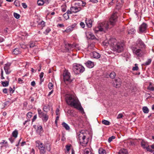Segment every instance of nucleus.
<instances>
[{
	"mask_svg": "<svg viewBox=\"0 0 154 154\" xmlns=\"http://www.w3.org/2000/svg\"><path fill=\"white\" fill-rule=\"evenodd\" d=\"M118 16L117 12L113 13L109 19V22L107 21L103 22L94 29L95 32L97 33L98 31L106 32L109 29L116 24L117 21Z\"/></svg>",
	"mask_w": 154,
	"mask_h": 154,
	"instance_id": "f257e3e1",
	"label": "nucleus"
},
{
	"mask_svg": "<svg viewBox=\"0 0 154 154\" xmlns=\"http://www.w3.org/2000/svg\"><path fill=\"white\" fill-rule=\"evenodd\" d=\"M66 102L68 104L74 107L75 108L84 113L83 108L79 103V101L75 95H69L67 96L66 98Z\"/></svg>",
	"mask_w": 154,
	"mask_h": 154,
	"instance_id": "f03ea898",
	"label": "nucleus"
},
{
	"mask_svg": "<svg viewBox=\"0 0 154 154\" xmlns=\"http://www.w3.org/2000/svg\"><path fill=\"white\" fill-rule=\"evenodd\" d=\"M112 44L111 48L112 51L116 53H121L124 50V45L122 42H116V40L114 41Z\"/></svg>",
	"mask_w": 154,
	"mask_h": 154,
	"instance_id": "7ed1b4c3",
	"label": "nucleus"
},
{
	"mask_svg": "<svg viewBox=\"0 0 154 154\" xmlns=\"http://www.w3.org/2000/svg\"><path fill=\"white\" fill-rule=\"evenodd\" d=\"M86 133H80L78 136L81 144L82 146H85L88 143L87 138H86Z\"/></svg>",
	"mask_w": 154,
	"mask_h": 154,
	"instance_id": "20e7f679",
	"label": "nucleus"
},
{
	"mask_svg": "<svg viewBox=\"0 0 154 154\" xmlns=\"http://www.w3.org/2000/svg\"><path fill=\"white\" fill-rule=\"evenodd\" d=\"M73 70L76 74H79L84 71L85 68L81 65L75 64L73 65Z\"/></svg>",
	"mask_w": 154,
	"mask_h": 154,
	"instance_id": "39448f33",
	"label": "nucleus"
},
{
	"mask_svg": "<svg viewBox=\"0 0 154 154\" xmlns=\"http://www.w3.org/2000/svg\"><path fill=\"white\" fill-rule=\"evenodd\" d=\"M131 49L134 55L137 57H141L143 55V52L141 48L137 47H132Z\"/></svg>",
	"mask_w": 154,
	"mask_h": 154,
	"instance_id": "423d86ee",
	"label": "nucleus"
},
{
	"mask_svg": "<svg viewBox=\"0 0 154 154\" xmlns=\"http://www.w3.org/2000/svg\"><path fill=\"white\" fill-rule=\"evenodd\" d=\"M63 79L64 81L66 82H68L70 83L72 80L70 79V74L68 71L65 70L63 74Z\"/></svg>",
	"mask_w": 154,
	"mask_h": 154,
	"instance_id": "0eeeda50",
	"label": "nucleus"
},
{
	"mask_svg": "<svg viewBox=\"0 0 154 154\" xmlns=\"http://www.w3.org/2000/svg\"><path fill=\"white\" fill-rule=\"evenodd\" d=\"M36 146L40 150L41 154H44L46 152L43 144L39 141L35 142Z\"/></svg>",
	"mask_w": 154,
	"mask_h": 154,
	"instance_id": "6e6552de",
	"label": "nucleus"
},
{
	"mask_svg": "<svg viewBox=\"0 0 154 154\" xmlns=\"http://www.w3.org/2000/svg\"><path fill=\"white\" fill-rule=\"evenodd\" d=\"M145 45L141 40L139 38L136 42L135 47H137L139 48L142 49L144 47Z\"/></svg>",
	"mask_w": 154,
	"mask_h": 154,
	"instance_id": "1a4fd4ad",
	"label": "nucleus"
},
{
	"mask_svg": "<svg viewBox=\"0 0 154 154\" xmlns=\"http://www.w3.org/2000/svg\"><path fill=\"white\" fill-rule=\"evenodd\" d=\"M116 41V39L114 38H112L110 39L108 41L105 40L103 43L104 45L108 46L109 45L111 48L112 46V44L113 43Z\"/></svg>",
	"mask_w": 154,
	"mask_h": 154,
	"instance_id": "9d476101",
	"label": "nucleus"
},
{
	"mask_svg": "<svg viewBox=\"0 0 154 154\" xmlns=\"http://www.w3.org/2000/svg\"><path fill=\"white\" fill-rule=\"evenodd\" d=\"M11 64L10 63H8L5 64L4 66V69L5 71L6 74H8L11 72L10 70V66Z\"/></svg>",
	"mask_w": 154,
	"mask_h": 154,
	"instance_id": "9b49d317",
	"label": "nucleus"
},
{
	"mask_svg": "<svg viewBox=\"0 0 154 154\" xmlns=\"http://www.w3.org/2000/svg\"><path fill=\"white\" fill-rule=\"evenodd\" d=\"M147 26V25L146 23H143L139 27V29L140 33H142L144 32L146 30Z\"/></svg>",
	"mask_w": 154,
	"mask_h": 154,
	"instance_id": "f8f14e48",
	"label": "nucleus"
},
{
	"mask_svg": "<svg viewBox=\"0 0 154 154\" xmlns=\"http://www.w3.org/2000/svg\"><path fill=\"white\" fill-rule=\"evenodd\" d=\"M82 9V8L80 7H77L76 6H72L70 8V10L73 13H77Z\"/></svg>",
	"mask_w": 154,
	"mask_h": 154,
	"instance_id": "ddd939ff",
	"label": "nucleus"
},
{
	"mask_svg": "<svg viewBox=\"0 0 154 154\" xmlns=\"http://www.w3.org/2000/svg\"><path fill=\"white\" fill-rule=\"evenodd\" d=\"M90 55L91 57L96 59H98L100 58V55L99 54L95 51L91 53Z\"/></svg>",
	"mask_w": 154,
	"mask_h": 154,
	"instance_id": "4468645a",
	"label": "nucleus"
},
{
	"mask_svg": "<svg viewBox=\"0 0 154 154\" xmlns=\"http://www.w3.org/2000/svg\"><path fill=\"white\" fill-rule=\"evenodd\" d=\"M114 86L116 88H118L121 85L120 79H115V82H114Z\"/></svg>",
	"mask_w": 154,
	"mask_h": 154,
	"instance_id": "2eb2a0df",
	"label": "nucleus"
},
{
	"mask_svg": "<svg viewBox=\"0 0 154 154\" xmlns=\"http://www.w3.org/2000/svg\"><path fill=\"white\" fill-rule=\"evenodd\" d=\"M92 21L91 19L87 18L86 19L85 23L88 27L91 28L92 27Z\"/></svg>",
	"mask_w": 154,
	"mask_h": 154,
	"instance_id": "dca6fc26",
	"label": "nucleus"
},
{
	"mask_svg": "<svg viewBox=\"0 0 154 154\" xmlns=\"http://www.w3.org/2000/svg\"><path fill=\"white\" fill-rule=\"evenodd\" d=\"M85 64L88 67L90 68H92L94 66V63L90 60H88Z\"/></svg>",
	"mask_w": 154,
	"mask_h": 154,
	"instance_id": "f3484780",
	"label": "nucleus"
},
{
	"mask_svg": "<svg viewBox=\"0 0 154 154\" xmlns=\"http://www.w3.org/2000/svg\"><path fill=\"white\" fill-rule=\"evenodd\" d=\"M141 146L143 148L145 149L146 146L148 145L147 141H145L144 140H142L140 143Z\"/></svg>",
	"mask_w": 154,
	"mask_h": 154,
	"instance_id": "a211bd4d",
	"label": "nucleus"
},
{
	"mask_svg": "<svg viewBox=\"0 0 154 154\" xmlns=\"http://www.w3.org/2000/svg\"><path fill=\"white\" fill-rule=\"evenodd\" d=\"M86 2L82 1V0L80 1V2L76 3H75V5L78 6H79V7H80V6H82V7L86 5Z\"/></svg>",
	"mask_w": 154,
	"mask_h": 154,
	"instance_id": "6ab92c4d",
	"label": "nucleus"
},
{
	"mask_svg": "<svg viewBox=\"0 0 154 154\" xmlns=\"http://www.w3.org/2000/svg\"><path fill=\"white\" fill-rule=\"evenodd\" d=\"M40 117V118H42L43 121L45 122L48 120V117L47 115L46 114H45L44 113L42 116H41Z\"/></svg>",
	"mask_w": 154,
	"mask_h": 154,
	"instance_id": "aec40b11",
	"label": "nucleus"
},
{
	"mask_svg": "<svg viewBox=\"0 0 154 154\" xmlns=\"http://www.w3.org/2000/svg\"><path fill=\"white\" fill-rule=\"evenodd\" d=\"M45 149L46 150H47L48 151H50L51 149V145L50 143H46L45 144V146H44Z\"/></svg>",
	"mask_w": 154,
	"mask_h": 154,
	"instance_id": "412c9836",
	"label": "nucleus"
},
{
	"mask_svg": "<svg viewBox=\"0 0 154 154\" xmlns=\"http://www.w3.org/2000/svg\"><path fill=\"white\" fill-rule=\"evenodd\" d=\"M118 154H128L127 150L125 149H122L119 152Z\"/></svg>",
	"mask_w": 154,
	"mask_h": 154,
	"instance_id": "4be33fe9",
	"label": "nucleus"
},
{
	"mask_svg": "<svg viewBox=\"0 0 154 154\" xmlns=\"http://www.w3.org/2000/svg\"><path fill=\"white\" fill-rule=\"evenodd\" d=\"M135 32V29L133 28H131V29L130 28H128V34H132L134 33Z\"/></svg>",
	"mask_w": 154,
	"mask_h": 154,
	"instance_id": "5701e85b",
	"label": "nucleus"
},
{
	"mask_svg": "<svg viewBox=\"0 0 154 154\" xmlns=\"http://www.w3.org/2000/svg\"><path fill=\"white\" fill-rule=\"evenodd\" d=\"M45 23L43 21H41L40 23H39L38 27V28H41V29H42L45 26Z\"/></svg>",
	"mask_w": 154,
	"mask_h": 154,
	"instance_id": "b1692460",
	"label": "nucleus"
},
{
	"mask_svg": "<svg viewBox=\"0 0 154 154\" xmlns=\"http://www.w3.org/2000/svg\"><path fill=\"white\" fill-rule=\"evenodd\" d=\"M37 132L39 134H40L43 132V128L41 126L39 125L38 126Z\"/></svg>",
	"mask_w": 154,
	"mask_h": 154,
	"instance_id": "393cba45",
	"label": "nucleus"
},
{
	"mask_svg": "<svg viewBox=\"0 0 154 154\" xmlns=\"http://www.w3.org/2000/svg\"><path fill=\"white\" fill-rule=\"evenodd\" d=\"M20 51H19V50L18 48H15L14 49V51L12 52L13 54L17 55L20 54Z\"/></svg>",
	"mask_w": 154,
	"mask_h": 154,
	"instance_id": "a878e982",
	"label": "nucleus"
},
{
	"mask_svg": "<svg viewBox=\"0 0 154 154\" xmlns=\"http://www.w3.org/2000/svg\"><path fill=\"white\" fill-rule=\"evenodd\" d=\"M62 125L63 127H64L66 130H69L70 129L69 127V125L66 123L64 122H63L62 123Z\"/></svg>",
	"mask_w": 154,
	"mask_h": 154,
	"instance_id": "bb28decb",
	"label": "nucleus"
},
{
	"mask_svg": "<svg viewBox=\"0 0 154 154\" xmlns=\"http://www.w3.org/2000/svg\"><path fill=\"white\" fill-rule=\"evenodd\" d=\"M73 30V27L72 26H69L66 29L63 31V32H69Z\"/></svg>",
	"mask_w": 154,
	"mask_h": 154,
	"instance_id": "cd10ccee",
	"label": "nucleus"
},
{
	"mask_svg": "<svg viewBox=\"0 0 154 154\" xmlns=\"http://www.w3.org/2000/svg\"><path fill=\"white\" fill-rule=\"evenodd\" d=\"M18 132L17 130L15 129L12 133V136L15 138H16L17 137Z\"/></svg>",
	"mask_w": 154,
	"mask_h": 154,
	"instance_id": "c85d7f7f",
	"label": "nucleus"
},
{
	"mask_svg": "<svg viewBox=\"0 0 154 154\" xmlns=\"http://www.w3.org/2000/svg\"><path fill=\"white\" fill-rule=\"evenodd\" d=\"M43 109L45 112H47L49 110V106L48 105H45L43 107Z\"/></svg>",
	"mask_w": 154,
	"mask_h": 154,
	"instance_id": "c756f323",
	"label": "nucleus"
},
{
	"mask_svg": "<svg viewBox=\"0 0 154 154\" xmlns=\"http://www.w3.org/2000/svg\"><path fill=\"white\" fill-rule=\"evenodd\" d=\"M102 123L104 125H109L110 124V122L109 121L106 120H103L102 121Z\"/></svg>",
	"mask_w": 154,
	"mask_h": 154,
	"instance_id": "7c9ffc66",
	"label": "nucleus"
},
{
	"mask_svg": "<svg viewBox=\"0 0 154 154\" xmlns=\"http://www.w3.org/2000/svg\"><path fill=\"white\" fill-rule=\"evenodd\" d=\"M99 154H106L105 150L102 148L99 149Z\"/></svg>",
	"mask_w": 154,
	"mask_h": 154,
	"instance_id": "2f4dec72",
	"label": "nucleus"
},
{
	"mask_svg": "<svg viewBox=\"0 0 154 154\" xmlns=\"http://www.w3.org/2000/svg\"><path fill=\"white\" fill-rule=\"evenodd\" d=\"M143 112L145 113H148L149 110L148 108L146 106H144L143 108Z\"/></svg>",
	"mask_w": 154,
	"mask_h": 154,
	"instance_id": "473e14b6",
	"label": "nucleus"
},
{
	"mask_svg": "<svg viewBox=\"0 0 154 154\" xmlns=\"http://www.w3.org/2000/svg\"><path fill=\"white\" fill-rule=\"evenodd\" d=\"M73 45L70 44H67L66 45V48H67L68 50L73 48Z\"/></svg>",
	"mask_w": 154,
	"mask_h": 154,
	"instance_id": "72a5a7b5",
	"label": "nucleus"
},
{
	"mask_svg": "<svg viewBox=\"0 0 154 154\" xmlns=\"http://www.w3.org/2000/svg\"><path fill=\"white\" fill-rule=\"evenodd\" d=\"M2 84L4 87H7L8 85L9 82L8 81L2 82Z\"/></svg>",
	"mask_w": 154,
	"mask_h": 154,
	"instance_id": "f704fd0d",
	"label": "nucleus"
},
{
	"mask_svg": "<svg viewBox=\"0 0 154 154\" xmlns=\"http://www.w3.org/2000/svg\"><path fill=\"white\" fill-rule=\"evenodd\" d=\"M85 154H92L89 149H85L84 150Z\"/></svg>",
	"mask_w": 154,
	"mask_h": 154,
	"instance_id": "c9c22d12",
	"label": "nucleus"
},
{
	"mask_svg": "<svg viewBox=\"0 0 154 154\" xmlns=\"http://www.w3.org/2000/svg\"><path fill=\"white\" fill-rule=\"evenodd\" d=\"M37 4L38 5H42L45 4L44 1L43 0H38L37 1Z\"/></svg>",
	"mask_w": 154,
	"mask_h": 154,
	"instance_id": "e433bc0d",
	"label": "nucleus"
},
{
	"mask_svg": "<svg viewBox=\"0 0 154 154\" xmlns=\"http://www.w3.org/2000/svg\"><path fill=\"white\" fill-rule=\"evenodd\" d=\"M89 36L88 38L89 39H94L95 38V36L92 33H89L88 34Z\"/></svg>",
	"mask_w": 154,
	"mask_h": 154,
	"instance_id": "4c0bfd02",
	"label": "nucleus"
},
{
	"mask_svg": "<svg viewBox=\"0 0 154 154\" xmlns=\"http://www.w3.org/2000/svg\"><path fill=\"white\" fill-rule=\"evenodd\" d=\"M51 31V29L49 27H48L45 31L44 32V33L45 34V35H47L48 33H49L50 31Z\"/></svg>",
	"mask_w": 154,
	"mask_h": 154,
	"instance_id": "58836bf2",
	"label": "nucleus"
},
{
	"mask_svg": "<svg viewBox=\"0 0 154 154\" xmlns=\"http://www.w3.org/2000/svg\"><path fill=\"white\" fill-rule=\"evenodd\" d=\"M116 75V74L114 72H112L109 75L110 77L112 79L114 78L115 77Z\"/></svg>",
	"mask_w": 154,
	"mask_h": 154,
	"instance_id": "ea45409f",
	"label": "nucleus"
},
{
	"mask_svg": "<svg viewBox=\"0 0 154 154\" xmlns=\"http://www.w3.org/2000/svg\"><path fill=\"white\" fill-rule=\"evenodd\" d=\"M14 4L17 7L20 6V3L18 1H15L14 2Z\"/></svg>",
	"mask_w": 154,
	"mask_h": 154,
	"instance_id": "a19ab883",
	"label": "nucleus"
},
{
	"mask_svg": "<svg viewBox=\"0 0 154 154\" xmlns=\"http://www.w3.org/2000/svg\"><path fill=\"white\" fill-rule=\"evenodd\" d=\"M138 69V65L137 64H135V66L133 67L132 70L134 71H137Z\"/></svg>",
	"mask_w": 154,
	"mask_h": 154,
	"instance_id": "79ce46f5",
	"label": "nucleus"
},
{
	"mask_svg": "<svg viewBox=\"0 0 154 154\" xmlns=\"http://www.w3.org/2000/svg\"><path fill=\"white\" fill-rule=\"evenodd\" d=\"M148 89L151 91H154V87L152 86L151 84H150L149 86H148Z\"/></svg>",
	"mask_w": 154,
	"mask_h": 154,
	"instance_id": "37998d69",
	"label": "nucleus"
},
{
	"mask_svg": "<svg viewBox=\"0 0 154 154\" xmlns=\"http://www.w3.org/2000/svg\"><path fill=\"white\" fill-rule=\"evenodd\" d=\"M63 17L66 20H67L69 18V15L68 14H66V13H65L63 14Z\"/></svg>",
	"mask_w": 154,
	"mask_h": 154,
	"instance_id": "c03bdc74",
	"label": "nucleus"
},
{
	"mask_svg": "<svg viewBox=\"0 0 154 154\" xmlns=\"http://www.w3.org/2000/svg\"><path fill=\"white\" fill-rule=\"evenodd\" d=\"M14 17L17 19H19L20 17V15L19 14L16 13H14Z\"/></svg>",
	"mask_w": 154,
	"mask_h": 154,
	"instance_id": "a18cd8bd",
	"label": "nucleus"
},
{
	"mask_svg": "<svg viewBox=\"0 0 154 154\" xmlns=\"http://www.w3.org/2000/svg\"><path fill=\"white\" fill-rule=\"evenodd\" d=\"M115 138V137L114 136H112V137H109L108 140V141L109 143H110L112 140Z\"/></svg>",
	"mask_w": 154,
	"mask_h": 154,
	"instance_id": "49530a36",
	"label": "nucleus"
},
{
	"mask_svg": "<svg viewBox=\"0 0 154 154\" xmlns=\"http://www.w3.org/2000/svg\"><path fill=\"white\" fill-rule=\"evenodd\" d=\"M38 111L39 117H40L41 116H42V115H43L44 113L42 112L41 110L40 109H38Z\"/></svg>",
	"mask_w": 154,
	"mask_h": 154,
	"instance_id": "de8ad7c7",
	"label": "nucleus"
},
{
	"mask_svg": "<svg viewBox=\"0 0 154 154\" xmlns=\"http://www.w3.org/2000/svg\"><path fill=\"white\" fill-rule=\"evenodd\" d=\"M151 59H149L147 61L145 62V65H149L151 62Z\"/></svg>",
	"mask_w": 154,
	"mask_h": 154,
	"instance_id": "09e8293b",
	"label": "nucleus"
},
{
	"mask_svg": "<svg viewBox=\"0 0 154 154\" xmlns=\"http://www.w3.org/2000/svg\"><path fill=\"white\" fill-rule=\"evenodd\" d=\"M53 87V84L51 82H50L49 83L48 85V88L50 89L51 90L52 89Z\"/></svg>",
	"mask_w": 154,
	"mask_h": 154,
	"instance_id": "8fccbe9b",
	"label": "nucleus"
},
{
	"mask_svg": "<svg viewBox=\"0 0 154 154\" xmlns=\"http://www.w3.org/2000/svg\"><path fill=\"white\" fill-rule=\"evenodd\" d=\"M32 116V113L31 112H29L27 114V117L29 119L31 118Z\"/></svg>",
	"mask_w": 154,
	"mask_h": 154,
	"instance_id": "3c124183",
	"label": "nucleus"
},
{
	"mask_svg": "<svg viewBox=\"0 0 154 154\" xmlns=\"http://www.w3.org/2000/svg\"><path fill=\"white\" fill-rule=\"evenodd\" d=\"M9 91L10 92V93L11 94H13L14 91V89H12V88L10 87L9 89Z\"/></svg>",
	"mask_w": 154,
	"mask_h": 154,
	"instance_id": "603ef678",
	"label": "nucleus"
},
{
	"mask_svg": "<svg viewBox=\"0 0 154 154\" xmlns=\"http://www.w3.org/2000/svg\"><path fill=\"white\" fill-rule=\"evenodd\" d=\"M123 116V115L122 113L119 114L117 117V119H120L122 118Z\"/></svg>",
	"mask_w": 154,
	"mask_h": 154,
	"instance_id": "864d4df0",
	"label": "nucleus"
},
{
	"mask_svg": "<svg viewBox=\"0 0 154 154\" xmlns=\"http://www.w3.org/2000/svg\"><path fill=\"white\" fill-rule=\"evenodd\" d=\"M70 145H66V151H67V152H68L70 150Z\"/></svg>",
	"mask_w": 154,
	"mask_h": 154,
	"instance_id": "5fc2aeb1",
	"label": "nucleus"
},
{
	"mask_svg": "<svg viewBox=\"0 0 154 154\" xmlns=\"http://www.w3.org/2000/svg\"><path fill=\"white\" fill-rule=\"evenodd\" d=\"M80 26H81V27H82V28H84L85 27V24H84V23L83 22H81L80 23Z\"/></svg>",
	"mask_w": 154,
	"mask_h": 154,
	"instance_id": "6e6d98bb",
	"label": "nucleus"
},
{
	"mask_svg": "<svg viewBox=\"0 0 154 154\" xmlns=\"http://www.w3.org/2000/svg\"><path fill=\"white\" fill-rule=\"evenodd\" d=\"M29 45L30 48H33L35 46V44L33 43H30Z\"/></svg>",
	"mask_w": 154,
	"mask_h": 154,
	"instance_id": "4d7b16f0",
	"label": "nucleus"
},
{
	"mask_svg": "<svg viewBox=\"0 0 154 154\" xmlns=\"http://www.w3.org/2000/svg\"><path fill=\"white\" fill-rule=\"evenodd\" d=\"M22 6L24 8H26L27 7V6L26 5V4L25 3H22Z\"/></svg>",
	"mask_w": 154,
	"mask_h": 154,
	"instance_id": "13d9d810",
	"label": "nucleus"
},
{
	"mask_svg": "<svg viewBox=\"0 0 154 154\" xmlns=\"http://www.w3.org/2000/svg\"><path fill=\"white\" fill-rule=\"evenodd\" d=\"M37 118V115H35L34 117H33V119H32V122H34L35 121V120H36V119Z\"/></svg>",
	"mask_w": 154,
	"mask_h": 154,
	"instance_id": "bf43d9fd",
	"label": "nucleus"
},
{
	"mask_svg": "<svg viewBox=\"0 0 154 154\" xmlns=\"http://www.w3.org/2000/svg\"><path fill=\"white\" fill-rule=\"evenodd\" d=\"M43 75L44 73L43 72H41L39 75L40 79H41H41L43 78Z\"/></svg>",
	"mask_w": 154,
	"mask_h": 154,
	"instance_id": "052dcab7",
	"label": "nucleus"
},
{
	"mask_svg": "<svg viewBox=\"0 0 154 154\" xmlns=\"http://www.w3.org/2000/svg\"><path fill=\"white\" fill-rule=\"evenodd\" d=\"M8 90L7 88H5L3 89V92L5 94H7L8 93Z\"/></svg>",
	"mask_w": 154,
	"mask_h": 154,
	"instance_id": "680f3d73",
	"label": "nucleus"
},
{
	"mask_svg": "<svg viewBox=\"0 0 154 154\" xmlns=\"http://www.w3.org/2000/svg\"><path fill=\"white\" fill-rule=\"evenodd\" d=\"M7 143V141H6L5 140H2V142H1L0 143V144L2 145H3V144H6Z\"/></svg>",
	"mask_w": 154,
	"mask_h": 154,
	"instance_id": "e2e57ef3",
	"label": "nucleus"
},
{
	"mask_svg": "<svg viewBox=\"0 0 154 154\" xmlns=\"http://www.w3.org/2000/svg\"><path fill=\"white\" fill-rule=\"evenodd\" d=\"M66 13V14H68L69 15V14H71L73 13L71 10H70V11L68 10Z\"/></svg>",
	"mask_w": 154,
	"mask_h": 154,
	"instance_id": "0e129e2a",
	"label": "nucleus"
},
{
	"mask_svg": "<svg viewBox=\"0 0 154 154\" xmlns=\"http://www.w3.org/2000/svg\"><path fill=\"white\" fill-rule=\"evenodd\" d=\"M90 1L93 3H96L98 2V1L97 0H90Z\"/></svg>",
	"mask_w": 154,
	"mask_h": 154,
	"instance_id": "69168bd1",
	"label": "nucleus"
},
{
	"mask_svg": "<svg viewBox=\"0 0 154 154\" xmlns=\"http://www.w3.org/2000/svg\"><path fill=\"white\" fill-rule=\"evenodd\" d=\"M147 150V151H150V149L149 147V145H148L147 146H146V147L145 148Z\"/></svg>",
	"mask_w": 154,
	"mask_h": 154,
	"instance_id": "338daca9",
	"label": "nucleus"
},
{
	"mask_svg": "<svg viewBox=\"0 0 154 154\" xmlns=\"http://www.w3.org/2000/svg\"><path fill=\"white\" fill-rule=\"evenodd\" d=\"M50 0H45V1H44L45 4H48L49 3V2H50Z\"/></svg>",
	"mask_w": 154,
	"mask_h": 154,
	"instance_id": "774afa93",
	"label": "nucleus"
}]
</instances>
